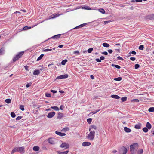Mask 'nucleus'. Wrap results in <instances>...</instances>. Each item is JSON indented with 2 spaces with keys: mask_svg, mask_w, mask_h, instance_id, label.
Returning <instances> with one entry per match:
<instances>
[{
  "mask_svg": "<svg viewBox=\"0 0 154 154\" xmlns=\"http://www.w3.org/2000/svg\"><path fill=\"white\" fill-rule=\"evenodd\" d=\"M19 152L22 154L25 152L24 147L23 146L15 147L11 151V154H13L14 152Z\"/></svg>",
  "mask_w": 154,
  "mask_h": 154,
  "instance_id": "nucleus-1",
  "label": "nucleus"
},
{
  "mask_svg": "<svg viewBox=\"0 0 154 154\" xmlns=\"http://www.w3.org/2000/svg\"><path fill=\"white\" fill-rule=\"evenodd\" d=\"M138 148V145L137 143H134L130 146V151L131 153L134 154Z\"/></svg>",
  "mask_w": 154,
  "mask_h": 154,
  "instance_id": "nucleus-2",
  "label": "nucleus"
},
{
  "mask_svg": "<svg viewBox=\"0 0 154 154\" xmlns=\"http://www.w3.org/2000/svg\"><path fill=\"white\" fill-rule=\"evenodd\" d=\"M24 54L23 51H21L18 53L15 57L13 58V61L14 62L21 57Z\"/></svg>",
  "mask_w": 154,
  "mask_h": 154,
  "instance_id": "nucleus-3",
  "label": "nucleus"
},
{
  "mask_svg": "<svg viewBox=\"0 0 154 154\" xmlns=\"http://www.w3.org/2000/svg\"><path fill=\"white\" fill-rule=\"evenodd\" d=\"M95 133V131H91L88 136L87 138L91 140H93L94 137Z\"/></svg>",
  "mask_w": 154,
  "mask_h": 154,
  "instance_id": "nucleus-4",
  "label": "nucleus"
},
{
  "mask_svg": "<svg viewBox=\"0 0 154 154\" xmlns=\"http://www.w3.org/2000/svg\"><path fill=\"white\" fill-rule=\"evenodd\" d=\"M63 34H57V35H54V36L51 37V38H49L48 39L45 40V42H46V41H47L48 40H49V39H50L51 38H52V39H58L59 38L60 36L61 35H62Z\"/></svg>",
  "mask_w": 154,
  "mask_h": 154,
  "instance_id": "nucleus-5",
  "label": "nucleus"
},
{
  "mask_svg": "<svg viewBox=\"0 0 154 154\" xmlns=\"http://www.w3.org/2000/svg\"><path fill=\"white\" fill-rule=\"evenodd\" d=\"M67 78V74L62 75L59 76H57L56 78V79H65Z\"/></svg>",
  "mask_w": 154,
  "mask_h": 154,
  "instance_id": "nucleus-6",
  "label": "nucleus"
},
{
  "mask_svg": "<svg viewBox=\"0 0 154 154\" xmlns=\"http://www.w3.org/2000/svg\"><path fill=\"white\" fill-rule=\"evenodd\" d=\"M55 114V112H50L47 115V117L48 118H51L54 116Z\"/></svg>",
  "mask_w": 154,
  "mask_h": 154,
  "instance_id": "nucleus-7",
  "label": "nucleus"
},
{
  "mask_svg": "<svg viewBox=\"0 0 154 154\" xmlns=\"http://www.w3.org/2000/svg\"><path fill=\"white\" fill-rule=\"evenodd\" d=\"M55 133L57 135H58L61 137H63L66 135V134L65 133H62L58 131H56Z\"/></svg>",
  "mask_w": 154,
  "mask_h": 154,
  "instance_id": "nucleus-8",
  "label": "nucleus"
},
{
  "mask_svg": "<svg viewBox=\"0 0 154 154\" xmlns=\"http://www.w3.org/2000/svg\"><path fill=\"white\" fill-rule=\"evenodd\" d=\"M60 147L62 148L67 149V145L66 143H63L60 145Z\"/></svg>",
  "mask_w": 154,
  "mask_h": 154,
  "instance_id": "nucleus-9",
  "label": "nucleus"
},
{
  "mask_svg": "<svg viewBox=\"0 0 154 154\" xmlns=\"http://www.w3.org/2000/svg\"><path fill=\"white\" fill-rule=\"evenodd\" d=\"M91 144V143L88 142H84L82 143V146H89Z\"/></svg>",
  "mask_w": 154,
  "mask_h": 154,
  "instance_id": "nucleus-10",
  "label": "nucleus"
},
{
  "mask_svg": "<svg viewBox=\"0 0 154 154\" xmlns=\"http://www.w3.org/2000/svg\"><path fill=\"white\" fill-rule=\"evenodd\" d=\"M48 141L49 143L51 144H54V141L53 139L52 138H49L48 139Z\"/></svg>",
  "mask_w": 154,
  "mask_h": 154,
  "instance_id": "nucleus-11",
  "label": "nucleus"
},
{
  "mask_svg": "<svg viewBox=\"0 0 154 154\" xmlns=\"http://www.w3.org/2000/svg\"><path fill=\"white\" fill-rule=\"evenodd\" d=\"M146 127L148 129H150L151 128H152V126L151 124L148 122H147L146 123Z\"/></svg>",
  "mask_w": 154,
  "mask_h": 154,
  "instance_id": "nucleus-12",
  "label": "nucleus"
},
{
  "mask_svg": "<svg viewBox=\"0 0 154 154\" xmlns=\"http://www.w3.org/2000/svg\"><path fill=\"white\" fill-rule=\"evenodd\" d=\"M122 150L123 151V154H126L127 152V149L125 147H123L122 149Z\"/></svg>",
  "mask_w": 154,
  "mask_h": 154,
  "instance_id": "nucleus-13",
  "label": "nucleus"
},
{
  "mask_svg": "<svg viewBox=\"0 0 154 154\" xmlns=\"http://www.w3.org/2000/svg\"><path fill=\"white\" fill-rule=\"evenodd\" d=\"M141 125H142L141 124L138 123V124L135 125L134 128L136 129H140L141 128Z\"/></svg>",
  "mask_w": 154,
  "mask_h": 154,
  "instance_id": "nucleus-14",
  "label": "nucleus"
},
{
  "mask_svg": "<svg viewBox=\"0 0 154 154\" xmlns=\"http://www.w3.org/2000/svg\"><path fill=\"white\" fill-rule=\"evenodd\" d=\"M40 71L39 70H36L34 71L33 72V74L34 75H39L40 74Z\"/></svg>",
  "mask_w": 154,
  "mask_h": 154,
  "instance_id": "nucleus-15",
  "label": "nucleus"
},
{
  "mask_svg": "<svg viewBox=\"0 0 154 154\" xmlns=\"http://www.w3.org/2000/svg\"><path fill=\"white\" fill-rule=\"evenodd\" d=\"M59 15H60V14H54L50 17V18L51 19V18H55L56 17H58Z\"/></svg>",
  "mask_w": 154,
  "mask_h": 154,
  "instance_id": "nucleus-16",
  "label": "nucleus"
},
{
  "mask_svg": "<svg viewBox=\"0 0 154 154\" xmlns=\"http://www.w3.org/2000/svg\"><path fill=\"white\" fill-rule=\"evenodd\" d=\"M124 130L125 132L127 133L130 132L131 131L130 129L127 127H125L124 128Z\"/></svg>",
  "mask_w": 154,
  "mask_h": 154,
  "instance_id": "nucleus-17",
  "label": "nucleus"
},
{
  "mask_svg": "<svg viewBox=\"0 0 154 154\" xmlns=\"http://www.w3.org/2000/svg\"><path fill=\"white\" fill-rule=\"evenodd\" d=\"M111 97L112 98H115L117 99H119L120 97L119 96L116 95H111Z\"/></svg>",
  "mask_w": 154,
  "mask_h": 154,
  "instance_id": "nucleus-18",
  "label": "nucleus"
},
{
  "mask_svg": "<svg viewBox=\"0 0 154 154\" xmlns=\"http://www.w3.org/2000/svg\"><path fill=\"white\" fill-rule=\"evenodd\" d=\"M39 147L37 146H34L33 148V149L34 151H38L39 150Z\"/></svg>",
  "mask_w": 154,
  "mask_h": 154,
  "instance_id": "nucleus-19",
  "label": "nucleus"
},
{
  "mask_svg": "<svg viewBox=\"0 0 154 154\" xmlns=\"http://www.w3.org/2000/svg\"><path fill=\"white\" fill-rule=\"evenodd\" d=\"M63 114L62 113L59 112L58 114L57 119H60L63 116Z\"/></svg>",
  "mask_w": 154,
  "mask_h": 154,
  "instance_id": "nucleus-20",
  "label": "nucleus"
},
{
  "mask_svg": "<svg viewBox=\"0 0 154 154\" xmlns=\"http://www.w3.org/2000/svg\"><path fill=\"white\" fill-rule=\"evenodd\" d=\"M102 45L104 47H107V48L109 47V46H110L109 45V44L107 43H103V44H102Z\"/></svg>",
  "mask_w": 154,
  "mask_h": 154,
  "instance_id": "nucleus-21",
  "label": "nucleus"
},
{
  "mask_svg": "<svg viewBox=\"0 0 154 154\" xmlns=\"http://www.w3.org/2000/svg\"><path fill=\"white\" fill-rule=\"evenodd\" d=\"M51 108L56 111H58L59 110V108L57 106H51Z\"/></svg>",
  "mask_w": 154,
  "mask_h": 154,
  "instance_id": "nucleus-22",
  "label": "nucleus"
},
{
  "mask_svg": "<svg viewBox=\"0 0 154 154\" xmlns=\"http://www.w3.org/2000/svg\"><path fill=\"white\" fill-rule=\"evenodd\" d=\"M58 154H67V151L64 152L57 151Z\"/></svg>",
  "mask_w": 154,
  "mask_h": 154,
  "instance_id": "nucleus-23",
  "label": "nucleus"
},
{
  "mask_svg": "<svg viewBox=\"0 0 154 154\" xmlns=\"http://www.w3.org/2000/svg\"><path fill=\"white\" fill-rule=\"evenodd\" d=\"M112 66L113 67H115L118 69H120L121 68V67L117 65H115L113 64H112Z\"/></svg>",
  "mask_w": 154,
  "mask_h": 154,
  "instance_id": "nucleus-24",
  "label": "nucleus"
},
{
  "mask_svg": "<svg viewBox=\"0 0 154 154\" xmlns=\"http://www.w3.org/2000/svg\"><path fill=\"white\" fill-rule=\"evenodd\" d=\"M143 152V150L142 149H140L137 151V154H142Z\"/></svg>",
  "mask_w": 154,
  "mask_h": 154,
  "instance_id": "nucleus-25",
  "label": "nucleus"
},
{
  "mask_svg": "<svg viewBox=\"0 0 154 154\" xmlns=\"http://www.w3.org/2000/svg\"><path fill=\"white\" fill-rule=\"evenodd\" d=\"M44 56V55L43 54H41L37 58V61H38L40 60L41 59H42V58Z\"/></svg>",
  "mask_w": 154,
  "mask_h": 154,
  "instance_id": "nucleus-26",
  "label": "nucleus"
},
{
  "mask_svg": "<svg viewBox=\"0 0 154 154\" xmlns=\"http://www.w3.org/2000/svg\"><path fill=\"white\" fill-rule=\"evenodd\" d=\"M11 101V100L10 99H7L5 100V102L8 104L10 103Z\"/></svg>",
  "mask_w": 154,
  "mask_h": 154,
  "instance_id": "nucleus-27",
  "label": "nucleus"
},
{
  "mask_svg": "<svg viewBox=\"0 0 154 154\" xmlns=\"http://www.w3.org/2000/svg\"><path fill=\"white\" fill-rule=\"evenodd\" d=\"M67 61V59H65L64 60H63L61 62V64L62 65H65Z\"/></svg>",
  "mask_w": 154,
  "mask_h": 154,
  "instance_id": "nucleus-28",
  "label": "nucleus"
},
{
  "mask_svg": "<svg viewBox=\"0 0 154 154\" xmlns=\"http://www.w3.org/2000/svg\"><path fill=\"white\" fill-rule=\"evenodd\" d=\"M91 129H96L97 127L95 125H93L91 126V128H90L89 129V131H90Z\"/></svg>",
  "mask_w": 154,
  "mask_h": 154,
  "instance_id": "nucleus-29",
  "label": "nucleus"
},
{
  "mask_svg": "<svg viewBox=\"0 0 154 154\" xmlns=\"http://www.w3.org/2000/svg\"><path fill=\"white\" fill-rule=\"evenodd\" d=\"M149 111L151 112H154V107H150L148 110Z\"/></svg>",
  "mask_w": 154,
  "mask_h": 154,
  "instance_id": "nucleus-30",
  "label": "nucleus"
},
{
  "mask_svg": "<svg viewBox=\"0 0 154 154\" xmlns=\"http://www.w3.org/2000/svg\"><path fill=\"white\" fill-rule=\"evenodd\" d=\"M143 131L145 133L147 132L148 131V129L146 127H144L143 128Z\"/></svg>",
  "mask_w": 154,
  "mask_h": 154,
  "instance_id": "nucleus-31",
  "label": "nucleus"
},
{
  "mask_svg": "<svg viewBox=\"0 0 154 154\" xmlns=\"http://www.w3.org/2000/svg\"><path fill=\"white\" fill-rule=\"evenodd\" d=\"M122 78L121 77H119L118 78H115L114 79V80L117 81H120L122 80Z\"/></svg>",
  "mask_w": 154,
  "mask_h": 154,
  "instance_id": "nucleus-32",
  "label": "nucleus"
},
{
  "mask_svg": "<svg viewBox=\"0 0 154 154\" xmlns=\"http://www.w3.org/2000/svg\"><path fill=\"white\" fill-rule=\"evenodd\" d=\"M31 28V27H30L25 26L23 28V29L24 30H27L28 29H30Z\"/></svg>",
  "mask_w": 154,
  "mask_h": 154,
  "instance_id": "nucleus-33",
  "label": "nucleus"
},
{
  "mask_svg": "<svg viewBox=\"0 0 154 154\" xmlns=\"http://www.w3.org/2000/svg\"><path fill=\"white\" fill-rule=\"evenodd\" d=\"M121 100L122 102H124L127 100V97H122L121 98Z\"/></svg>",
  "mask_w": 154,
  "mask_h": 154,
  "instance_id": "nucleus-34",
  "label": "nucleus"
},
{
  "mask_svg": "<svg viewBox=\"0 0 154 154\" xmlns=\"http://www.w3.org/2000/svg\"><path fill=\"white\" fill-rule=\"evenodd\" d=\"M20 109L22 111L24 110V106L23 105H20Z\"/></svg>",
  "mask_w": 154,
  "mask_h": 154,
  "instance_id": "nucleus-35",
  "label": "nucleus"
},
{
  "mask_svg": "<svg viewBox=\"0 0 154 154\" xmlns=\"http://www.w3.org/2000/svg\"><path fill=\"white\" fill-rule=\"evenodd\" d=\"M11 117L13 118L15 117L16 116V115L15 114V113L14 112H12L11 113Z\"/></svg>",
  "mask_w": 154,
  "mask_h": 154,
  "instance_id": "nucleus-36",
  "label": "nucleus"
},
{
  "mask_svg": "<svg viewBox=\"0 0 154 154\" xmlns=\"http://www.w3.org/2000/svg\"><path fill=\"white\" fill-rule=\"evenodd\" d=\"M100 109H99L98 110H96L95 111H92L91 112V113L93 114H94L97 113L99 111H100Z\"/></svg>",
  "mask_w": 154,
  "mask_h": 154,
  "instance_id": "nucleus-37",
  "label": "nucleus"
},
{
  "mask_svg": "<svg viewBox=\"0 0 154 154\" xmlns=\"http://www.w3.org/2000/svg\"><path fill=\"white\" fill-rule=\"evenodd\" d=\"M92 121V119L91 118H89L87 119V122L89 124L91 123Z\"/></svg>",
  "mask_w": 154,
  "mask_h": 154,
  "instance_id": "nucleus-38",
  "label": "nucleus"
},
{
  "mask_svg": "<svg viewBox=\"0 0 154 154\" xmlns=\"http://www.w3.org/2000/svg\"><path fill=\"white\" fill-rule=\"evenodd\" d=\"M99 10L100 12H101V13H102L103 14L105 12L104 10V9H103V8L100 9H99Z\"/></svg>",
  "mask_w": 154,
  "mask_h": 154,
  "instance_id": "nucleus-39",
  "label": "nucleus"
},
{
  "mask_svg": "<svg viewBox=\"0 0 154 154\" xmlns=\"http://www.w3.org/2000/svg\"><path fill=\"white\" fill-rule=\"evenodd\" d=\"M45 96L47 97H51V94L48 93H45Z\"/></svg>",
  "mask_w": 154,
  "mask_h": 154,
  "instance_id": "nucleus-40",
  "label": "nucleus"
},
{
  "mask_svg": "<svg viewBox=\"0 0 154 154\" xmlns=\"http://www.w3.org/2000/svg\"><path fill=\"white\" fill-rule=\"evenodd\" d=\"M4 50L2 49V48H1L0 49V55H2L4 54Z\"/></svg>",
  "mask_w": 154,
  "mask_h": 154,
  "instance_id": "nucleus-41",
  "label": "nucleus"
},
{
  "mask_svg": "<svg viewBox=\"0 0 154 154\" xmlns=\"http://www.w3.org/2000/svg\"><path fill=\"white\" fill-rule=\"evenodd\" d=\"M93 50L92 48H90L88 50V53H91Z\"/></svg>",
  "mask_w": 154,
  "mask_h": 154,
  "instance_id": "nucleus-42",
  "label": "nucleus"
},
{
  "mask_svg": "<svg viewBox=\"0 0 154 154\" xmlns=\"http://www.w3.org/2000/svg\"><path fill=\"white\" fill-rule=\"evenodd\" d=\"M143 45H141L139 46V49L140 50H143Z\"/></svg>",
  "mask_w": 154,
  "mask_h": 154,
  "instance_id": "nucleus-43",
  "label": "nucleus"
},
{
  "mask_svg": "<svg viewBox=\"0 0 154 154\" xmlns=\"http://www.w3.org/2000/svg\"><path fill=\"white\" fill-rule=\"evenodd\" d=\"M140 66V65L138 64H136L135 65V69H138Z\"/></svg>",
  "mask_w": 154,
  "mask_h": 154,
  "instance_id": "nucleus-44",
  "label": "nucleus"
},
{
  "mask_svg": "<svg viewBox=\"0 0 154 154\" xmlns=\"http://www.w3.org/2000/svg\"><path fill=\"white\" fill-rule=\"evenodd\" d=\"M22 117L21 116H19L16 118V120H19Z\"/></svg>",
  "mask_w": 154,
  "mask_h": 154,
  "instance_id": "nucleus-45",
  "label": "nucleus"
},
{
  "mask_svg": "<svg viewBox=\"0 0 154 154\" xmlns=\"http://www.w3.org/2000/svg\"><path fill=\"white\" fill-rule=\"evenodd\" d=\"M52 50V49H46L44 50V51L47 52L49 51H51Z\"/></svg>",
  "mask_w": 154,
  "mask_h": 154,
  "instance_id": "nucleus-46",
  "label": "nucleus"
},
{
  "mask_svg": "<svg viewBox=\"0 0 154 154\" xmlns=\"http://www.w3.org/2000/svg\"><path fill=\"white\" fill-rule=\"evenodd\" d=\"M102 54H103L105 55H107L108 54V53L106 51H105L103 52H102Z\"/></svg>",
  "mask_w": 154,
  "mask_h": 154,
  "instance_id": "nucleus-47",
  "label": "nucleus"
},
{
  "mask_svg": "<svg viewBox=\"0 0 154 154\" xmlns=\"http://www.w3.org/2000/svg\"><path fill=\"white\" fill-rule=\"evenodd\" d=\"M32 84V83H27L26 84V87H27V88H28L29 87L31 84Z\"/></svg>",
  "mask_w": 154,
  "mask_h": 154,
  "instance_id": "nucleus-48",
  "label": "nucleus"
},
{
  "mask_svg": "<svg viewBox=\"0 0 154 154\" xmlns=\"http://www.w3.org/2000/svg\"><path fill=\"white\" fill-rule=\"evenodd\" d=\"M107 51L109 54H111L113 52V51L112 49H109Z\"/></svg>",
  "mask_w": 154,
  "mask_h": 154,
  "instance_id": "nucleus-49",
  "label": "nucleus"
},
{
  "mask_svg": "<svg viewBox=\"0 0 154 154\" xmlns=\"http://www.w3.org/2000/svg\"><path fill=\"white\" fill-rule=\"evenodd\" d=\"M87 25V23H83V24H81L80 25V26L81 27H82L83 26H85L86 25Z\"/></svg>",
  "mask_w": 154,
  "mask_h": 154,
  "instance_id": "nucleus-50",
  "label": "nucleus"
},
{
  "mask_svg": "<svg viewBox=\"0 0 154 154\" xmlns=\"http://www.w3.org/2000/svg\"><path fill=\"white\" fill-rule=\"evenodd\" d=\"M96 61H97L98 62H101V60L99 59V58H97L95 59Z\"/></svg>",
  "mask_w": 154,
  "mask_h": 154,
  "instance_id": "nucleus-51",
  "label": "nucleus"
},
{
  "mask_svg": "<svg viewBox=\"0 0 154 154\" xmlns=\"http://www.w3.org/2000/svg\"><path fill=\"white\" fill-rule=\"evenodd\" d=\"M130 59L132 61H134L136 60L135 57H131L130 58Z\"/></svg>",
  "mask_w": 154,
  "mask_h": 154,
  "instance_id": "nucleus-52",
  "label": "nucleus"
},
{
  "mask_svg": "<svg viewBox=\"0 0 154 154\" xmlns=\"http://www.w3.org/2000/svg\"><path fill=\"white\" fill-rule=\"evenodd\" d=\"M105 58L104 56H102L100 57V59L101 60H103Z\"/></svg>",
  "mask_w": 154,
  "mask_h": 154,
  "instance_id": "nucleus-53",
  "label": "nucleus"
},
{
  "mask_svg": "<svg viewBox=\"0 0 154 154\" xmlns=\"http://www.w3.org/2000/svg\"><path fill=\"white\" fill-rule=\"evenodd\" d=\"M51 91L53 93H55L57 92V91L52 90H51Z\"/></svg>",
  "mask_w": 154,
  "mask_h": 154,
  "instance_id": "nucleus-54",
  "label": "nucleus"
},
{
  "mask_svg": "<svg viewBox=\"0 0 154 154\" xmlns=\"http://www.w3.org/2000/svg\"><path fill=\"white\" fill-rule=\"evenodd\" d=\"M80 28H81V27H80V25H79L77 26L74 28L73 29H79Z\"/></svg>",
  "mask_w": 154,
  "mask_h": 154,
  "instance_id": "nucleus-55",
  "label": "nucleus"
},
{
  "mask_svg": "<svg viewBox=\"0 0 154 154\" xmlns=\"http://www.w3.org/2000/svg\"><path fill=\"white\" fill-rule=\"evenodd\" d=\"M131 53L132 54L135 55L136 54V52L135 51H131Z\"/></svg>",
  "mask_w": 154,
  "mask_h": 154,
  "instance_id": "nucleus-56",
  "label": "nucleus"
},
{
  "mask_svg": "<svg viewBox=\"0 0 154 154\" xmlns=\"http://www.w3.org/2000/svg\"><path fill=\"white\" fill-rule=\"evenodd\" d=\"M117 59L119 60H123V59L120 56H119L117 57Z\"/></svg>",
  "mask_w": 154,
  "mask_h": 154,
  "instance_id": "nucleus-57",
  "label": "nucleus"
},
{
  "mask_svg": "<svg viewBox=\"0 0 154 154\" xmlns=\"http://www.w3.org/2000/svg\"><path fill=\"white\" fill-rule=\"evenodd\" d=\"M84 8H85V9H88V10H90L91 9L88 7H84Z\"/></svg>",
  "mask_w": 154,
  "mask_h": 154,
  "instance_id": "nucleus-58",
  "label": "nucleus"
},
{
  "mask_svg": "<svg viewBox=\"0 0 154 154\" xmlns=\"http://www.w3.org/2000/svg\"><path fill=\"white\" fill-rule=\"evenodd\" d=\"M110 22V21H105L104 22V23L105 24H107V23H109V22Z\"/></svg>",
  "mask_w": 154,
  "mask_h": 154,
  "instance_id": "nucleus-59",
  "label": "nucleus"
},
{
  "mask_svg": "<svg viewBox=\"0 0 154 154\" xmlns=\"http://www.w3.org/2000/svg\"><path fill=\"white\" fill-rule=\"evenodd\" d=\"M25 69L26 70H28V66H24Z\"/></svg>",
  "mask_w": 154,
  "mask_h": 154,
  "instance_id": "nucleus-60",
  "label": "nucleus"
},
{
  "mask_svg": "<svg viewBox=\"0 0 154 154\" xmlns=\"http://www.w3.org/2000/svg\"><path fill=\"white\" fill-rule=\"evenodd\" d=\"M90 77L91 79H94V76L93 75H90Z\"/></svg>",
  "mask_w": 154,
  "mask_h": 154,
  "instance_id": "nucleus-61",
  "label": "nucleus"
},
{
  "mask_svg": "<svg viewBox=\"0 0 154 154\" xmlns=\"http://www.w3.org/2000/svg\"><path fill=\"white\" fill-rule=\"evenodd\" d=\"M142 1V0H135V1L137 2H140Z\"/></svg>",
  "mask_w": 154,
  "mask_h": 154,
  "instance_id": "nucleus-62",
  "label": "nucleus"
},
{
  "mask_svg": "<svg viewBox=\"0 0 154 154\" xmlns=\"http://www.w3.org/2000/svg\"><path fill=\"white\" fill-rule=\"evenodd\" d=\"M134 100L137 102H138L139 101L138 99H134Z\"/></svg>",
  "mask_w": 154,
  "mask_h": 154,
  "instance_id": "nucleus-63",
  "label": "nucleus"
},
{
  "mask_svg": "<svg viewBox=\"0 0 154 154\" xmlns=\"http://www.w3.org/2000/svg\"><path fill=\"white\" fill-rule=\"evenodd\" d=\"M53 65V64H52V63H51V64H49L48 65V67L49 68H50V66H51L52 65Z\"/></svg>",
  "mask_w": 154,
  "mask_h": 154,
  "instance_id": "nucleus-64",
  "label": "nucleus"
}]
</instances>
